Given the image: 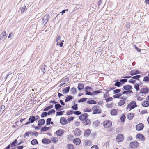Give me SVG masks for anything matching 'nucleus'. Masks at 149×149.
Wrapping results in <instances>:
<instances>
[{
  "mask_svg": "<svg viewBox=\"0 0 149 149\" xmlns=\"http://www.w3.org/2000/svg\"><path fill=\"white\" fill-rule=\"evenodd\" d=\"M121 84L120 82H117L115 83V85L118 87H119Z\"/></svg>",
  "mask_w": 149,
  "mask_h": 149,
  "instance_id": "58",
  "label": "nucleus"
},
{
  "mask_svg": "<svg viewBox=\"0 0 149 149\" xmlns=\"http://www.w3.org/2000/svg\"><path fill=\"white\" fill-rule=\"evenodd\" d=\"M50 141L48 139H44L42 140V142L43 143L46 144H48L50 143Z\"/></svg>",
  "mask_w": 149,
  "mask_h": 149,
  "instance_id": "26",
  "label": "nucleus"
},
{
  "mask_svg": "<svg viewBox=\"0 0 149 149\" xmlns=\"http://www.w3.org/2000/svg\"><path fill=\"white\" fill-rule=\"evenodd\" d=\"M120 91L121 90L120 89H117L114 90V92L115 93H117L120 92Z\"/></svg>",
  "mask_w": 149,
  "mask_h": 149,
  "instance_id": "61",
  "label": "nucleus"
},
{
  "mask_svg": "<svg viewBox=\"0 0 149 149\" xmlns=\"http://www.w3.org/2000/svg\"><path fill=\"white\" fill-rule=\"evenodd\" d=\"M125 118V115H123L120 118V120L121 122H123L124 121V119Z\"/></svg>",
  "mask_w": 149,
  "mask_h": 149,
  "instance_id": "56",
  "label": "nucleus"
},
{
  "mask_svg": "<svg viewBox=\"0 0 149 149\" xmlns=\"http://www.w3.org/2000/svg\"><path fill=\"white\" fill-rule=\"evenodd\" d=\"M140 77V75H137L136 76L132 77V78L135 79H137L139 78Z\"/></svg>",
  "mask_w": 149,
  "mask_h": 149,
  "instance_id": "44",
  "label": "nucleus"
},
{
  "mask_svg": "<svg viewBox=\"0 0 149 149\" xmlns=\"http://www.w3.org/2000/svg\"><path fill=\"white\" fill-rule=\"evenodd\" d=\"M87 117V113H84L83 114L79 116V119L81 120H84L86 119Z\"/></svg>",
  "mask_w": 149,
  "mask_h": 149,
  "instance_id": "11",
  "label": "nucleus"
},
{
  "mask_svg": "<svg viewBox=\"0 0 149 149\" xmlns=\"http://www.w3.org/2000/svg\"><path fill=\"white\" fill-rule=\"evenodd\" d=\"M136 137L141 139H144V137L141 134H138L136 136Z\"/></svg>",
  "mask_w": 149,
  "mask_h": 149,
  "instance_id": "22",
  "label": "nucleus"
},
{
  "mask_svg": "<svg viewBox=\"0 0 149 149\" xmlns=\"http://www.w3.org/2000/svg\"><path fill=\"white\" fill-rule=\"evenodd\" d=\"M143 81H149V77L146 76L144 78Z\"/></svg>",
  "mask_w": 149,
  "mask_h": 149,
  "instance_id": "48",
  "label": "nucleus"
},
{
  "mask_svg": "<svg viewBox=\"0 0 149 149\" xmlns=\"http://www.w3.org/2000/svg\"><path fill=\"white\" fill-rule=\"evenodd\" d=\"M70 89V87H68L65 88L63 90H62V93L63 94H65L69 91Z\"/></svg>",
  "mask_w": 149,
  "mask_h": 149,
  "instance_id": "23",
  "label": "nucleus"
},
{
  "mask_svg": "<svg viewBox=\"0 0 149 149\" xmlns=\"http://www.w3.org/2000/svg\"><path fill=\"white\" fill-rule=\"evenodd\" d=\"M74 111L72 110H69L67 112V115H70L72 114L73 113H74Z\"/></svg>",
  "mask_w": 149,
  "mask_h": 149,
  "instance_id": "49",
  "label": "nucleus"
},
{
  "mask_svg": "<svg viewBox=\"0 0 149 149\" xmlns=\"http://www.w3.org/2000/svg\"><path fill=\"white\" fill-rule=\"evenodd\" d=\"M73 138V136L71 135H69L67 136V139L69 140H72Z\"/></svg>",
  "mask_w": 149,
  "mask_h": 149,
  "instance_id": "38",
  "label": "nucleus"
},
{
  "mask_svg": "<svg viewBox=\"0 0 149 149\" xmlns=\"http://www.w3.org/2000/svg\"><path fill=\"white\" fill-rule=\"evenodd\" d=\"M74 113L75 114L77 115H79L81 113V112L79 111H74Z\"/></svg>",
  "mask_w": 149,
  "mask_h": 149,
  "instance_id": "60",
  "label": "nucleus"
},
{
  "mask_svg": "<svg viewBox=\"0 0 149 149\" xmlns=\"http://www.w3.org/2000/svg\"><path fill=\"white\" fill-rule=\"evenodd\" d=\"M139 84L136 83L134 85V88L136 89L137 91H139Z\"/></svg>",
  "mask_w": 149,
  "mask_h": 149,
  "instance_id": "37",
  "label": "nucleus"
},
{
  "mask_svg": "<svg viewBox=\"0 0 149 149\" xmlns=\"http://www.w3.org/2000/svg\"><path fill=\"white\" fill-rule=\"evenodd\" d=\"M74 134L77 136H79L81 134L80 130L79 129H76L74 131Z\"/></svg>",
  "mask_w": 149,
  "mask_h": 149,
  "instance_id": "12",
  "label": "nucleus"
},
{
  "mask_svg": "<svg viewBox=\"0 0 149 149\" xmlns=\"http://www.w3.org/2000/svg\"><path fill=\"white\" fill-rule=\"evenodd\" d=\"M86 98H82L80 99L78 101V102H83L86 101Z\"/></svg>",
  "mask_w": 149,
  "mask_h": 149,
  "instance_id": "50",
  "label": "nucleus"
},
{
  "mask_svg": "<svg viewBox=\"0 0 149 149\" xmlns=\"http://www.w3.org/2000/svg\"><path fill=\"white\" fill-rule=\"evenodd\" d=\"M52 141L54 143H55L57 142L58 141V138L56 137H52L51 138Z\"/></svg>",
  "mask_w": 149,
  "mask_h": 149,
  "instance_id": "32",
  "label": "nucleus"
},
{
  "mask_svg": "<svg viewBox=\"0 0 149 149\" xmlns=\"http://www.w3.org/2000/svg\"><path fill=\"white\" fill-rule=\"evenodd\" d=\"M60 123L61 124H66L67 123L66 119L64 117L61 118L60 119Z\"/></svg>",
  "mask_w": 149,
  "mask_h": 149,
  "instance_id": "13",
  "label": "nucleus"
},
{
  "mask_svg": "<svg viewBox=\"0 0 149 149\" xmlns=\"http://www.w3.org/2000/svg\"><path fill=\"white\" fill-rule=\"evenodd\" d=\"M48 129V128L46 127H43L41 129V131L42 132L47 131Z\"/></svg>",
  "mask_w": 149,
  "mask_h": 149,
  "instance_id": "52",
  "label": "nucleus"
},
{
  "mask_svg": "<svg viewBox=\"0 0 149 149\" xmlns=\"http://www.w3.org/2000/svg\"><path fill=\"white\" fill-rule=\"evenodd\" d=\"M122 95V94L121 93H119L116 94L113 96V97L114 98H118Z\"/></svg>",
  "mask_w": 149,
  "mask_h": 149,
  "instance_id": "40",
  "label": "nucleus"
},
{
  "mask_svg": "<svg viewBox=\"0 0 149 149\" xmlns=\"http://www.w3.org/2000/svg\"><path fill=\"white\" fill-rule=\"evenodd\" d=\"M51 120V118H48L46 121V125H49L50 124V122Z\"/></svg>",
  "mask_w": 149,
  "mask_h": 149,
  "instance_id": "46",
  "label": "nucleus"
},
{
  "mask_svg": "<svg viewBox=\"0 0 149 149\" xmlns=\"http://www.w3.org/2000/svg\"><path fill=\"white\" fill-rule=\"evenodd\" d=\"M29 120L30 121L31 123H33L36 120L35 116H31L29 118Z\"/></svg>",
  "mask_w": 149,
  "mask_h": 149,
  "instance_id": "19",
  "label": "nucleus"
},
{
  "mask_svg": "<svg viewBox=\"0 0 149 149\" xmlns=\"http://www.w3.org/2000/svg\"><path fill=\"white\" fill-rule=\"evenodd\" d=\"M55 112V110L54 109H52L48 112L47 113L48 115H50L52 113H54Z\"/></svg>",
  "mask_w": 149,
  "mask_h": 149,
  "instance_id": "42",
  "label": "nucleus"
},
{
  "mask_svg": "<svg viewBox=\"0 0 149 149\" xmlns=\"http://www.w3.org/2000/svg\"><path fill=\"white\" fill-rule=\"evenodd\" d=\"M142 105L144 107H146L149 105V103L148 101H143L142 103Z\"/></svg>",
  "mask_w": 149,
  "mask_h": 149,
  "instance_id": "20",
  "label": "nucleus"
},
{
  "mask_svg": "<svg viewBox=\"0 0 149 149\" xmlns=\"http://www.w3.org/2000/svg\"><path fill=\"white\" fill-rule=\"evenodd\" d=\"M144 127L143 124L142 123H139L136 126V128L137 131H141L142 130Z\"/></svg>",
  "mask_w": 149,
  "mask_h": 149,
  "instance_id": "6",
  "label": "nucleus"
},
{
  "mask_svg": "<svg viewBox=\"0 0 149 149\" xmlns=\"http://www.w3.org/2000/svg\"><path fill=\"white\" fill-rule=\"evenodd\" d=\"M125 103V101L124 100H120L118 103L119 106H121L123 105Z\"/></svg>",
  "mask_w": 149,
  "mask_h": 149,
  "instance_id": "29",
  "label": "nucleus"
},
{
  "mask_svg": "<svg viewBox=\"0 0 149 149\" xmlns=\"http://www.w3.org/2000/svg\"><path fill=\"white\" fill-rule=\"evenodd\" d=\"M53 107V106L52 105H50L49 106L47 107H46L44 109V111H47L49 110V109L52 108Z\"/></svg>",
  "mask_w": 149,
  "mask_h": 149,
  "instance_id": "33",
  "label": "nucleus"
},
{
  "mask_svg": "<svg viewBox=\"0 0 149 149\" xmlns=\"http://www.w3.org/2000/svg\"><path fill=\"white\" fill-rule=\"evenodd\" d=\"M31 134V133L30 132H26L24 134V137H26V136H29V135Z\"/></svg>",
  "mask_w": 149,
  "mask_h": 149,
  "instance_id": "62",
  "label": "nucleus"
},
{
  "mask_svg": "<svg viewBox=\"0 0 149 149\" xmlns=\"http://www.w3.org/2000/svg\"><path fill=\"white\" fill-rule=\"evenodd\" d=\"M133 92L131 90H128L127 91H125L122 93L123 94H126L127 95H128L130 93H132Z\"/></svg>",
  "mask_w": 149,
  "mask_h": 149,
  "instance_id": "34",
  "label": "nucleus"
},
{
  "mask_svg": "<svg viewBox=\"0 0 149 149\" xmlns=\"http://www.w3.org/2000/svg\"><path fill=\"white\" fill-rule=\"evenodd\" d=\"M149 91V89L147 87L142 88L141 89L140 93L142 94H146Z\"/></svg>",
  "mask_w": 149,
  "mask_h": 149,
  "instance_id": "10",
  "label": "nucleus"
},
{
  "mask_svg": "<svg viewBox=\"0 0 149 149\" xmlns=\"http://www.w3.org/2000/svg\"><path fill=\"white\" fill-rule=\"evenodd\" d=\"M73 143L76 145H79L80 144L81 140L78 138H77L74 139L73 141Z\"/></svg>",
  "mask_w": 149,
  "mask_h": 149,
  "instance_id": "14",
  "label": "nucleus"
},
{
  "mask_svg": "<svg viewBox=\"0 0 149 149\" xmlns=\"http://www.w3.org/2000/svg\"><path fill=\"white\" fill-rule=\"evenodd\" d=\"M90 130L89 129L86 130L84 133V135L86 137H88L90 134Z\"/></svg>",
  "mask_w": 149,
  "mask_h": 149,
  "instance_id": "21",
  "label": "nucleus"
},
{
  "mask_svg": "<svg viewBox=\"0 0 149 149\" xmlns=\"http://www.w3.org/2000/svg\"><path fill=\"white\" fill-rule=\"evenodd\" d=\"M87 103L89 104H96V102L94 100H89L87 102Z\"/></svg>",
  "mask_w": 149,
  "mask_h": 149,
  "instance_id": "36",
  "label": "nucleus"
},
{
  "mask_svg": "<svg viewBox=\"0 0 149 149\" xmlns=\"http://www.w3.org/2000/svg\"><path fill=\"white\" fill-rule=\"evenodd\" d=\"M63 112L64 111L58 112L56 113V115L57 116L62 115L63 114Z\"/></svg>",
  "mask_w": 149,
  "mask_h": 149,
  "instance_id": "55",
  "label": "nucleus"
},
{
  "mask_svg": "<svg viewBox=\"0 0 149 149\" xmlns=\"http://www.w3.org/2000/svg\"><path fill=\"white\" fill-rule=\"evenodd\" d=\"M134 115L133 113H130L128 114L127 116V118L129 120H131L133 118Z\"/></svg>",
  "mask_w": 149,
  "mask_h": 149,
  "instance_id": "18",
  "label": "nucleus"
},
{
  "mask_svg": "<svg viewBox=\"0 0 149 149\" xmlns=\"http://www.w3.org/2000/svg\"><path fill=\"white\" fill-rule=\"evenodd\" d=\"M49 18V15H46L44 17H43L42 19V21H43V23L44 24H46Z\"/></svg>",
  "mask_w": 149,
  "mask_h": 149,
  "instance_id": "7",
  "label": "nucleus"
},
{
  "mask_svg": "<svg viewBox=\"0 0 149 149\" xmlns=\"http://www.w3.org/2000/svg\"><path fill=\"white\" fill-rule=\"evenodd\" d=\"M31 143L32 145H35L38 143V142L36 139H34L32 140L31 142Z\"/></svg>",
  "mask_w": 149,
  "mask_h": 149,
  "instance_id": "28",
  "label": "nucleus"
},
{
  "mask_svg": "<svg viewBox=\"0 0 149 149\" xmlns=\"http://www.w3.org/2000/svg\"><path fill=\"white\" fill-rule=\"evenodd\" d=\"M91 149H98V147L97 145H94L91 147Z\"/></svg>",
  "mask_w": 149,
  "mask_h": 149,
  "instance_id": "53",
  "label": "nucleus"
},
{
  "mask_svg": "<svg viewBox=\"0 0 149 149\" xmlns=\"http://www.w3.org/2000/svg\"><path fill=\"white\" fill-rule=\"evenodd\" d=\"M47 114V113L46 112H44L41 114V117L42 118L46 116Z\"/></svg>",
  "mask_w": 149,
  "mask_h": 149,
  "instance_id": "54",
  "label": "nucleus"
},
{
  "mask_svg": "<svg viewBox=\"0 0 149 149\" xmlns=\"http://www.w3.org/2000/svg\"><path fill=\"white\" fill-rule=\"evenodd\" d=\"M132 87L131 85H125L124 86L123 88L125 90H130L132 88Z\"/></svg>",
  "mask_w": 149,
  "mask_h": 149,
  "instance_id": "24",
  "label": "nucleus"
},
{
  "mask_svg": "<svg viewBox=\"0 0 149 149\" xmlns=\"http://www.w3.org/2000/svg\"><path fill=\"white\" fill-rule=\"evenodd\" d=\"M5 106L3 105H2L0 107V112L1 111H3L5 109Z\"/></svg>",
  "mask_w": 149,
  "mask_h": 149,
  "instance_id": "45",
  "label": "nucleus"
},
{
  "mask_svg": "<svg viewBox=\"0 0 149 149\" xmlns=\"http://www.w3.org/2000/svg\"><path fill=\"white\" fill-rule=\"evenodd\" d=\"M93 109L94 110L93 113V114H99L101 112V110L99 108V106H98L93 107Z\"/></svg>",
  "mask_w": 149,
  "mask_h": 149,
  "instance_id": "4",
  "label": "nucleus"
},
{
  "mask_svg": "<svg viewBox=\"0 0 149 149\" xmlns=\"http://www.w3.org/2000/svg\"><path fill=\"white\" fill-rule=\"evenodd\" d=\"M61 39V36L60 35H58L56 37V41L57 42L56 45H58V43L60 41Z\"/></svg>",
  "mask_w": 149,
  "mask_h": 149,
  "instance_id": "27",
  "label": "nucleus"
},
{
  "mask_svg": "<svg viewBox=\"0 0 149 149\" xmlns=\"http://www.w3.org/2000/svg\"><path fill=\"white\" fill-rule=\"evenodd\" d=\"M100 93V91H95L92 92V95L93 96L94 95H96L98 94L99 93Z\"/></svg>",
  "mask_w": 149,
  "mask_h": 149,
  "instance_id": "43",
  "label": "nucleus"
},
{
  "mask_svg": "<svg viewBox=\"0 0 149 149\" xmlns=\"http://www.w3.org/2000/svg\"><path fill=\"white\" fill-rule=\"evenodd\" d=\"M112 122L109 120H106L103 123V125L105 128H108L112 126Z\"/></svg>",
  "mask_w": 149,
  "mask_h": 149,
  "instance_id": "3",
  "label": "nucleus"
},
{
  "mask_svg": "<svg viewBox=\"0 0 149 149\" xmlns=\"http://www.w3.org/2000/svg\"><path fill=\"white\" fill-rule=\"evenodd\" d=\"M72 97L71 95H69L66 97V99L65 100L66 102L69 101L70 100L72 99Z\"/></svg>",
  "mask_w": 149,
  "mask_h": 149,
  "instance_id": "31",
  "label": "nucleus"
},
{
  "mask_svg": "<svg viewBox=\"0 0 149 149\" xmlns=\"http://www.w3.org/2000/svg\"><path fill=\"white\" fill-rule=\"evenodd\" d=\"M68 149H74L73 146L72 144H68L67 146Z\"/></svg>",
  "mask_w": 149,
  "mask_h": 149,
  "instance_id": "47",
  "label": "nucleus"
},
{
  "mask_svg": "<svg viewBox=\"0 0 149 149\" xmlns=\"http://www.w3.org/2000/svg\"><path fill=\"white\" fill-rule=\"evenodd\" d=\"M56 133L58 135L61 136L63 134L64 132L63 130L60 129L57 131Z\"/></svg>",
  "mask_w": 149,
  "mask_h": 149,
  "instance_id": "15",
  "label": "nucleus"
},
{
  "mask_svg": "<svg viewBox=\"0 0 149 149\" xmlns=\"http://www.w3.org/2000/svg\"><path fill=\"white\" fill-rule=\"evenodd\" d=\"M6 31H3L0 35V39L3 41L6 39Z\"/></svg>",
  "mask_w": 149,
  "mask_h": 149,
  "instance_id": "5",
  "label": "nucleus"
},
{
  "mask_svg": "<svg viewBox=\"0 0 149 149\" xmlns=\"http://www.w3.org/2000/svg\"><path fill=\"white\" fill-rule=\"evenodd\" d=\"M26 9V6H24L22 7L21 8V12H22V13Z\"/></svg>",
  "mask_w": 149,
  "mask_h": 149,
  "instance_id": "41",
  "label": "nucleus"
},
{
  "mask_svg": "<svg viewBox=\"0 0 149 149\" xmlns=\"http://www.w3.org/2000/svg\"><path fill=\"white\" fill-rule=\"evenodd\" d=\"M85 112H90L92 111V110L91 109H85Z\"/></svg>",
  "mask_w": 149,
  "mask_h": 149,
  "instance_id": "63",
  "label": "nucleus"
},
{
  "mask_svg": "<svg viewBox=\"0 0 149 149\" xmlns=\"http://www.w3.org/2000/svg\"><path fill=\"white\" fill-rule=\"evenodd\" d=\"M118 109H113L111 112V114L112 115H116L118 113Z\"/></svg>",
  "mask_w": 149,
  "mask_h": 149,
  "instance_id": "16",
  "label": "nucleus"
},
{
  "mask_svg": "<svg viewBox=\"0 0 149 149\" xmlns=\"http://www.w3.org/2000/svg\"><path fill=\"white\" fill-rule=\"evenodd\" d=\"M71 91L73 93H75L76 92V89L74 88H73L71 90Z\"/></svg>",
  "mask_w": 149,
  "mask_h": 149,
  "instance_id": "59",
  "label": "nucleus"
},
{
  "mask_svg": "<svg viewBox=\"0 0 149 149\" xmlns=\"http://www.w3.org/2000/svg\"><path fill=\"white\" fill-rule=\"evenodd\" d=\"M138 144V143L137 141L132 142L130 143V146L131 148H136Z\"/></svg>",
  "mask_w": 149,
  "mask_h": 149,
  "instance_id": "8",
  "label": "nucleus"
},
{
  "mask_svg": "<svg viewBox=\"0 0 149 149\" xmlns=\"http://www.w3.org/2000/svg\"><path fill=\"white\" fill-rule=\"evenodd\" d=\"M137 106L136 105V102L134 101H132L129 104L126 108L127 110L130 111L132 109H134Z\"/></svg>",
  "mask_w": 149,
  "mask_h": 149,
  "instance_id": "1",
  "label": "nucleus"
},
{
  "mask_svg": "<svg viewBox=\"0 0 149 149\" xmlns=\"http://www.w3.org/2000/svg\"><path fill=\"white\" fill-rule=\"evenodd\" d=\"M45 123V120L44 119H42L40 120L38 122V125H42Z\"/></svg>",
  "mask_w": 149,
  "mask_h": 149,
  "instance_id": "17",
  "label": "nucleus"
},
{
  "mask_svg": "<svg viewBox=\"0 0 149 149\" xmlns=\"http://www.w3.org/2000/svg\"><path fill=\"white\" fill-rule=\"evenodd\" d=\"M61 107L62 106L58 104H57L55 105V108L56 110H58V109L61 108Z\"/></svg>",
  "mask_w": 149,
  "mask_h": 149,
  "instance_id": "35",
  "label": "nucleus"
},
{
  "mask_svg": "<svg viewBox=\"0 0 149 149\" xmlns=\"http://www.w3.org/2000/svg\"><path fill=\"white\" fill-rule=\"evenodd\" d=\"M113 98L112 97L108 98L106 99L107 102H108L110 101H112Z\"/></svg>",
  "mask_w": 149,
  "mask_h": 149,
  "instance_id": "64",
  "label": "nucleus"
},
{
  "mask_svg": "<svg viewBox=\"0 0 149 149\" xmlns=\"http://www.w3.org/2000/svg\"><path fill=\"white\" fill-rule=\"evenodd\" d=\"M141 72L140 71L138 70H132L129 72L130 74L132 75H135L136 74H140Z\"/></svg>",
  "mask_w": 149,
  "mask_h": 149,
  "instance_id": "9",
  "label": "nucleus"
},
{
  "mask_svg": "<svg viewBox=\"0 0 149 149\" xmlns=\"http://www.w3.org/2000/svg\"><path fill=\"white\" fill-rule=\"evenodd\" d=\"M71 108L73 109L74 110H77L78 109V107L77 104H75L74 106H72Z\"/></svg>",
  "mask_w": 149,
  "mask_h": 149,
  "instance_id": "51",
  "label": "nucleus"
},
{
  "mask_svg": "<svg viewBox=\"0 0 149 149\" xmlns=\"http://www.w3.org/2000/svg\"><path fill=\"white\" fill-rule=\"evenodd\" d=\"M124 139V135L121 134H118L116 138V141L118 142H122Z\"/></svg>",
  "mask_w": 149,
  "mask_h": 149,
  "instance_id": "2",
  "label": "nucleus"
},
{
  "mask_svg": "<svg viewBox=\"0 0 149 149\" xmlns=\"http://www.w3.org/2000/svg\"><path fill=\"white\" fill-rule=\"evenodd\" d=\"M86 95H92V92H89L88 91H86Z\"/></svg>",
  "mask_w": 149,
  "mask_h": 149,
  "instance_id": "57",
  "label": "nucleus"
},
{
  "mask_svg": "<svg viewBox=\"0 0 149 149\" xmlns=\"http://www.w3.org/2000/svg\"><path fill=\"white\" fill-rule=\"evenodd\" d=\"M83 123L85 125H86L90 123V121L89 119L86 118L85 120H84Z\"/></svg>",
  "mask_w": 149,
  "mask_h": 149,
  "instance_id": "25",
  "label": "nucleus"
},
{
  "mask_svg": "<svg viewBox=\"0 0 149 149\" xmlns=\"http://www.w3.org/2000/svg\"><path fill=\"white\" fill-rule=\"evenodd\" d=\"M17 141V140L16 139L15 141L13 142L12 143H10V147H12L15 146Z\"/></svg>",
  "mask_w": 149,
  "mask_h": 149,
  "instance_id": "39",
  "label": "nucleus"
},
{
  "mask_svg": "<svg viewBox=\"0 0 149 149\" xmlns=\"http://www.w3.org/2000/svg\"><path fill=\"white\" fill-rule=\"evenodd\" d=\"M84 85L81 84H79L78 87V88L79 90L82 89L84 87Z\"/></svg>",
  "mask_w": 149,
  "mask_h": 149,
  "instance_id": "30",
  "label": "nucleus"
}]
</instances>
